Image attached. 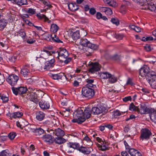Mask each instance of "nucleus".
<instances>
[{
  "label": "nucleus",
  "instance_id": "obj_9",
  "mask_svg": "<svg viewBox=\"0 0 156 156\" xmlns=\"http://www.w3.org/2000/svg\"><path fill=\"white\" fill-rule=\"evenodd\" d=\"M55 60L54 58H52L51 60L46 62L44 66L41 67V69L43 70H47L50 68L53 67L55 66Z\"/></svg>",
  "mask_w": 156,
  "mask_h": 156
},
{
  "label": "nucleus",
  "instance_id": "obj_45",
  "mask_svg": "<svg viewBox=\"0 0 156 156\" xmlns=\"http://www.w3.org/2000/svg\"><path fill=\"white\" fill-rule=\"evenodd\" d=\"M40 19H43L44 21H47L48 23H50L51 21L49 20L46 17V16L43 14H40Z\"/></svg>",
  "mask_w": 156,
  "mask_h": 156
},
{
  "label": "nucleus",
  "instance_id": "obj_10",
  "mask_svg": "<svg viewBox=\"0 0 156 156\" xmlns=\"http://www.w3.org/2000/svg\"><path fill=\"white\" fill-rule=\"evenodd\" d=\"M18 76L14 74H12L9 76L6 79L7 82L12 86L15 85L18 80Z\"/></svg>",
  "mask_w": 156,
  "mask_h": 156
},
{
  "label": "nucleus",
  "instance_id": "obj_3",
  "mask_svg": "<svg viewBox=\"0 0 156 156\" xmlns=\"http://www.w3.org/2000/svg\"><path fill=\"white\" fill-rule=\"evenodd\" d=\"M149 67L146 65L144 66L139 70V75L142 77H145L146 79L149 74H154L153 71H150Z\"/></svg>",
  "mask_w": 156,
  "mask_h": 156
},
{
  "label": "nucleus",
  "instance_id": "obj_47",
  "mask_svg": "<svg viewBox=\"0 0 156 156\" xmlns=\"http://www.w3.org/2000/svg\"><path fill=\"white\" fill-rule=\"evenodd\" d=\"M45 93L42 91L40 90V95L41 96V99H46L48 97L47 94H45Z\"/></svg>",
  "mask_w": 156,
  "mask_h": 156
},
{
  "label": "nucleus",
  "instance_id": "obj_60",
  "mask_svg": "<svg viewBox=\"0 0 156 156\" xmlns=\"http://www.w3.org/2000/svg\"><path fill=\"white\" fill-rule=\"evenodd\" d=\"M141 90L143 93L145 94H149L150 93V90L146 88H142Z\"/></svg>",
  "mask_w": 156,
  "mask_h": 156
},
{
  "label": "nucleus",
  "instance_id": "obj_61",
  "mask_svg": "<svg viewBox=\"0 0 156 156\" xmlns=\"http://www.w3.org/2000/svg\"><path fill=\"white\" fill-rule=\"evenodd\" d=\"M33 132L36 133V135L38 134L39 132V128H34L32 129Z\"/></svg>",
  "mask_w": 156,
  "mask_h": 156
},
{
  "label": "nucleus",
  "instance_id": "obj_41",
  "mask_svg": "<svg viewBox=\"0 0 156 156\" xmlns=\"http://www.w3.org/2000/svg\"><path fill=\"white\" fill-rule=\"evenodd\" d=\"M129 109L131 111L137 112L138 107L137 106H135L133 103H131L129 105Z\"/></svg>",
  "mask_w": 156,
  "mask_h": 156
},
{
  "label": "nucleus",
  "instance_id": "obj_19",
  "mask_svg": "<svg viewBox=\"0 0 156 156\" xmlns=\"http://www.w3.org/2000/svg\"><path fill=\"white\" fill-rule=\"evenodd\" d=\"M91 111L89 108L83 110V117H84L85 120L86 119H87L89 118L91 115Z\"/></svg>",
  "mask_w": 156,
  "mask_h": 156
},
{
  "label": "nucleus",
  "instance_id": "obj_46",
  "mask_svg": "<svg viewBox=\"0 0 156 156\" xmlns=\"http://www.w3.org/2000/svg\"><path fill=\"white\" fill-rule=\"evenodd\" d=\"M18 34L23 39H24L25 37L26 33L23 30H20L18 32Z\"/></svg>",
  "mask_w": 156,
  "mask_h": 156
},
{
  "label": "nucleus",
  "instance_id": "obj_28",
  "mask_svg": "<svg viewBox=\"0 0 156 156\" xmlns=\"http://www.w3.org/2000/svg\"><path fill=\"white\" fill-rule=\"evenodd\" d=\"M66 140L61 137H58L55 139L54 138V142L58 144H61L66 142Z\"/></svg>",
  "mask_w": 156,
  "mask_h": 156
},
{
  "label": "nucleus",
  "instance_id": "obj_62",
  "mask_svg": "<svg viewBox=\"0 0 156 156\" xmlns=\"http://www.w3.org/2000/svg\"><path fill=\"white\" fill-rule=\"evenodd\" d=\"M63 61L65 64H67L69 62L71 61V58L70 57H67Z\"/></svg>",
  "mask_w": 156,
  "mask_h": 156
},
{
  "label": "nucleus",
  "instance_id": "obj_30",
  "mask_svg": "<svg viewBox=\"0 0 156 156\" xmlns=\"http://www.w3.org/2000/svg\"><path fill=\"white\" fill-rule=\"evenodd\" d=\"M83 140L86 142V144L88 146H91L93 145V142L86 135L83 138Z\"/></svg>",
  "mask_w": 156,
  "mask_h": 156
},
{
  "label": "nucleus",
  "instance_id": "obj_26",
  "mask_svg": "<svg viewBox=\"0 0 156 156\" xmlns=\"http://www.w3.org/2000/svg\"><path fill=\"white\" fill-rule=\"evenodd\" d=\"M69 9L72 11H74L77 10L78 8V6L75 3H71L69 4L68 5Z\"/></svg>",
  "mask_w": 156,
  "mask_h": 156
},
{
  "label": "nucleus",
  "instance_id": "obj_17",
  "mask_svg": "<svg viewBox=\"0 0 156 156\" xmlns=\"http://www.w3.org/2000/svg\"><path fill=\"white\" fill-rule=\"evenodd\" d=\"M16 124L17 127H19L22 129L23 127H25L28 125V123L24 119H21L20 120V121H18L16 122Z\"/></svg>",
  "mask_w": 156,
  "mask_h": 156
},
{
  "label": "nucleus",
  "instance_id": "obj_35",
  "mask_svg": "<svg viewBox=\"0 0 156 156\" xmlns=\"http://www.w3.org/2000/svg\"><path fill=\"white\" fill-rule=\"evenodd\" d=\"M59 27L57 25L54 24H52L51 25V31H52L53 33H56Z\"/></svg>",
  "mask_w": 156,
  "mask_h": 156
},
{
  "label": "nucleus",
  "instance_id": "obj_31",
  "mask_svg": "<svg viewBox=\"0 0 156 156\" xmlns=\"http://www.w3.org/2000/svg\"><path fill=\"white\" fill-rule=\"evenodd\" d=\"M20 73L24 77H25L30 74V71L27 68H24L21 70Z\"/></svg>",
  "mask_w": 156,
  "mask_h": 156
},
{
  "label": "nucleus",
  "instance_id": "obj_42",
  "mask_svg": "<svg viewBox=\"0 0 156 156\" xmlns=\"http://www.w3.org/2000/svg\"><path fill=\"white\" fill-rule=\"evenodd\" d=\"M12 117L14 118H20L23 115V113L22 112H15L12 113Z\"/></svg>",
  "mask_w": 156,
  "mask_h": 156
},
{
  "label": "nucleus",
  "instance_id": "obj_38",
  "mask_svg": "<svg viewBox=\"0 0 156 156\" xmlns=\"http://www.w3.org/2000/svg\"><path fill=\"white\" fill-rule=\"evenodd\" d=\"M6 24L7 23L5 20H0V30H2L5 28Z\"/></svg>",
  "mask_w": 156,
  "mask_h": 156
},
{
  "label": "nucleus",
  "instance_id": "obj_34",
  "mask_svg": "<svg viewBox=\"0 0 156 156\" xmlns=\"http://www.w3.org/2000/svg\"><path fill=\"white\" fill-rule=\"evenodd\" d=\"M14 2L19 5H27V0H15Z\"/></svg>",
  "mask_w": 156,
  "mask_h": 156
},
{
  "label": "nucleus",
  "instance_id": "obj_7",
  "mask_svg": "<svg viewBox=\"0 0 156 156\" xmlns=\"http://www.w3.org/2000/svg\"><path fill=\"white\" fill-rule=\"evenodd\" d=\"M58 56V58L60 61L63 62V59L66 58L69 56V54L66 50L64 48H61L59 51H57Z\"/></svg>",
  "mask_w": 156,
  "mask_h": 156
},
{
  "label": "nucleus",
  "instance_id": "obj_50",
  "mask_svg": "<svg viewBox=\"0 0 156 156\" xmlns=\"http://www.w3.org/2000/svg\"><path fill=\"white\" fill-rule=\"evenodd\" d=\"M26 11L27 13H30L31 14H34L35 12V10L34 9L31 8L27 9Z\"/></svg>",
  "mask_w": 156,
  "mask_h": 156
},
{
  "label": "nucleus",
  "instance_id": "obj_48",
  "mask_svg": "<svg viewBox=\"0 0 156 156\" xmlns=\"http://www.w3.org/2000/svg\"><path fill=\"white\" fill-rule=\"evenodd\" d=\"M111 22L115 24L116 26H118L119 24V22L118 19L116 18H112L111 20Z\"/></svg>",
  "mask_w": 156,
  "mask_h": 156
},
{
  "label": "nucleus",
  "instance_id": "obj_16",
  "mask_svg": "<svg viewBox=\"0 0 156 156\" xmlns=\"http://www.w3.org/2000/svg\"><path fill=\"white\" fill-rule=\"evenodd\" d=\"M99 10L102 12H104L107 15H111L112 13L111 9L108 7H101L99 8Z\"/></svg>",
  "mask_w": 156,
  "mask_h": 156
},
{
  "label": "nucleus",
  "instance_id": "obj_15",
  "mask_svg": "<svg viewBox=\"0 0 156 156\" xmlns=\"http://www.w3.org/2000/svg\"><path fill=\"white\" fill-rule=\"evenodd\" d=\"M98 149L102 151H104L109 149L108 145L106 142L101 143V144H97Z\"/></svg>",
  "mask_w": 156,
  "mask_h": 156
},
{
  "label": "nucleus",
  "instance_id": "obj_52",
  "mask_svg": "<svg viewBox=\"0 0 156 156\" xmlns=\"http://www.w3.org/2000/svg\"><path fill=\"white\" fill-rule=\"evenodd\" d=\"M136 150V149H135L131 148V149H130L129 150H128V152L131 156H133V154L135 153Z\"/></svg>",
  "mask_w": 156,
  "mask_h": 156
},
{
  "label": "nucleus",
  "instance_id": "obj_4",
  "mask_svg": "<svg viewBox=\"0 0 156 156\" xmlns=\"http://www.w3.org/2000/svg\"><path fill=\"white\" fill-rule=\"evenodd\" d=\"M80 44L83 46L87 47L94 50H96L98 48V46L90 43L85 38L81 39L80 41Z\"/></svg>",
  "mask_w": 156,
  "mask_h": 156
},
{
  "label": "nucleus",
  "instance_id": "obj_13",
  "mask_svg": "<svg viewBox=\"0 0 156 156\" xmlns=\"http://www.w3.org/2000/svg\"><path fill=\"white\" fill-rule=\"evenodd\" d=\"M55 51H49L46 50H41L40 58L46 59L49 56L51 55L52 54H55Z\"/></svg>",
  "mask_w": 156,
  "mask_h": 156
},
{
  "label": "nucleus",
  "instance_id": "obj_29",
  "mask_svg": "<svg viewBox=\"0 0 156 156\" xmlns=\"http://www.w3.org/2000/svg\"><path fill=\"white\" fill-rule=\"evenodd\" d=\"M111 76V74L108 72L101 73L100 75L101 78L103 79L108 78Z\"/></svg>",
  "mask_w": 156,
  "mask_h": 156
},
{
  "label": "nucleus",
  "instance_id": "obj_25",
  "mask_svg": "<svg viewBox=\"0 0 156 156\" xmlns=\"http://www.w3.org/2000/svg\"><path fill=\"white\" fill-rule=\"evenodd\" d=\"M87 83V87H88L91 88H94L96 87V86L95 84H93L94 83V80L93 79H87L86 80Z\"/></svg>",
  "mask_w": 156,
  "mask_h": 156
},
{
  "label": "nucleus",
  "instance_id": "obj_5",
  "mask_svg": "<svg viewBox=\"0 0 156 156\" xmlns=\"http://www.w3.org/2000/svg\"><path fill=\"white\" fill-rule=\"evenodd\" d=\"M140 133L141 135L140 137L142 140L149 139L152 134L151 132L147 128L142 129L141 130Z\"/></svg>",
  "mask_w": 156,
  "mask_h": 156
},
{
  "label": "nucleus",
  "instance_id": "obj_21",
  "mask_svg": "<svg viewBox=\"0 0 156 156\" xmlns=\"http://www.w3.org/2000/svg\"><path fill=\"white\" fill-rule=\"evenodd\" d=\"M77 149L80 152L85 154H89L90 152V151L89 150V148L87 147H80L79 146V147L77 148Z\"/></svg>",
  "mask_w": 156,
  "mask_h": 156
},
{
  "label": "nucleus",
  "instance_id": "obj_40",
  "mask_svg": "<svg viewBox=\"0 0 156 156\" xmlns=\"http://www.w3.org/2000/svg\"><path fill=\"white\" fill-rule=\"evenodd\" d=\"M51 40L57 43H62V41L60 40L58 37L55 34H54V37H52L51 35Z\"/></svg>",
  "mask_w": 156,
  "mask_h": 156
},
{
  "label": "nucleus",
  "instance_id": "obj_20",
  "mask_svg": "<svg viewBox=\"0 0 156 156\" xmlns=\"http://www.w3.org/2000/svg\"><path fill=\"white\" fill-rule=\"evenodd\" d=\"M150 116L151 120L156 123V110L151 109Z\"/></svg>",
  "mask_w": 156,
  "mask_h": 156
},
{
  "label": "nucleus",
  "instance_id": "obj_57",
  "mask_svg": "<svg viewBox=\"0 0 156 156\" xmlns=\"http://www.w3.org/2000/svg\"><path fill=\"white\" fill-rule=\"evenodd\" d=\"M155 8V7L154 5H149L148 7V9L152 11H154Z\"/></svg>",
  "mask_w": 156,
  "mask_h": 156
},
{
  "label": "nucleus",
  "instance_id": "obj_23",
  "mask_svg": "<svg viewBox=\"0 0 156 156\" xmlns=\"http://www.w3.org/2000/svg\"><path fill=\"white\" fill-rule=\"evenodd\" d=\"M79 144L78 143H73L71 142L67 143L66 144L67 150L69 148H72L74 149H77L79 147Z\"/></svg>",
  "mask_w": 156,
  "mask_h": 156
},
{
  "label": "nucleus",
  "instance_id": "obj_2",
  "mask_svg": "<svg viewBox=\"0 0 156 156\" xmlns=\"http://www.w3.org/2000/svg\"><path fill=\"white\" fill-rule=\"evenodd\" d=\"M82 96L84 98L90 99L94 95L95 91L93 89L88 87H83L81 90Z\"/></svg>",
  "mask_w": 156,
  "mask_h": 156
},
{
  "label": "nucleus",
  "instance_id": "obj_37",
  "mask_svg": "<svg viewBox=\"0 0 156 156\" xmlns=\"http://www.w3.org/2000/svg\"><path fill=\"white\" fill-rule=\"evenodd\" d=\"M11 154L10 153L7 149L3 151L0 153V156H11Z\"/></svg>",
  "mask_w": 156,
  "mask_h": 156
},
{
  "label": "nucleus",
  "instance_id": "obj_64",
  "mask_svg": "<svg viewBox=\"0 0 156 156\" xmlns=\"http://www.w3.org/2000/svg\"><path fill=\"white\" fill-rule=\"evenodd\" d=\"M144 49L147 51H149L151 50L150 46L148 44L144 46Z\"/></svg>",
  "mask_w": 156,
  "mask_h": 156
},
{
  "label": "nucleus",
  "instance_id": "obj_51",
  "mask_svg": "<svg viewBox=\"0 0 156 156\" xmlns=\"http://www.w3.org/2000/svg\"><path fill=\"white\" fill-rule=\"evenodd\" d=\"M16 135V133L12 132V133H9L8 135V136L11 140H12L15 138Z\"/></svg>",
  "mask_w": 156,
  "mask_h": 156
},
{
  "label": "nucleus",
  "instance_id": "obj_6",
  "mask_svg": "<svg viewBox=\"0 0 156 156\" xmlns=\"http://www.w3.org/2000/svg\"><path fill=\"white\" fill-rule=\"evenodd\" d=\"M147 80L152 88H156V75L155 73L149 74Z\"/></svg>",
  "mask_w": 156,
  "mask_h": 156
},
{
  "label": "nucleus",
  "instance_id": "obj_54",
  "mask_svg": "<svg viewBox=\"0 0 156 156\" xmlns=\"http://www.w3.org/2000/svg\"><path fill=\"white\" fill-rule=\"evenodd\" d=\"M40 121L43 120L44 118L45 114L43 112L40 111Z\"/></svg>",
  "mask_w": 156,
  "mask_h": 156
},
{
  "label": "nucleus",
  "instance_id": "obj_8",
  "mask_svg": "<svg viewBox=\"0 0 156 156\" xmlns=\"http://www.w3.org/2000/svg\"><path fill=\"white\" fill-rule=\"evenodd\" d=\"M88 65L89 68L88 70L91 73H94L98 71L101 67V66L98 62H91Z\"/></svg>",
  "mask_w": 156,
  "mask_h": 156
},
{
  "label": "nucleus",
  "instance_id": "obj_59",
  "mask_svg": "<svg viewBox=\"0 0 156 156\" xmlns=\"http://www.w3.org/2000/svg\"><path fill=\"white\" fill-rule=\"evenodd\" d=\"M131 98L130 96L126 97L123 98V101L124 102H127L131 100Z\"/></svg>",
  "mask_w": 156,
  "mask_h": 156
},
{
  "label": "nucleus",
  "instance_id": "obj_12",
  "mask_svg": "<svg viewBox=\"0 0 156 156\" xmlns=\"http://www.w3.org/2000/svg\"><path fill=\"white\" fill-rule=\"evenodd\" d=\"M105 110V107L101 106L99 107H94L92 108L91 111L92 113H93L94 115H97L102 113Z\"/></svg>",
  "mask_w": 156,
  "mask_h": 156
},
{
  "label": "nucleus",
  "instance_id": "obj_58",
  "mask_svg": "<svg viewBox=\"0 0 156 156\" xmlns=\"http://www.w3.org/2000/svg\"><path fill=\"white\" fill-rule=\"evenodd\" d=\"M18 88H15L14 87H12V90L13 91V93L15 94L16 95H17L18 94Z\"/></svg>",
  "mask_w": 156,
  "mask_h": 156
},
{
  "label": "nucleus",
  "instance_id": "obj_43",
  "mask_svg": "<svg viewBox=\"0 0 156 156\" xmlns=\"http://www.w3.org/2000/svg\"><path fill=\"white\" fill-rule=\"evenodd\" d=\"M108 81L110 83H114L117 81V78L116 77L114 76L113 75L111 76L110 77H109L108 78Z\"/></svg>",
  "mask_w": 156,
  "mask_h": 156
},
{
  "label": "nucleus",
  "instance_id": "obj_44",
  "mask_svg": "<svg viewBox=\"0 0 156 156\" xmlns=\"http://www.w3.org/2000/svg\"><path fill=\"white\" fill-rule=\"evenodd\" d=\"M40 3H42L44 5L47 6L50 8L51 7L49 2L45 0H40Z\"/></svg>",
  "mask_w": 156,
  "mask_h": 156
},
{
  "label": "nucleus",
  "instance_id": "obj_53",
  "mask_svg": "<svg viewBox=\"0 0 156 156\" xmlns=\"http://www.w3.org/2000/svg\"><path fill=\"white\" fill-rule=\"evenodd\" d=\"M16 57L14 56H9V61L11 62H14L16 60Z\"/></svg>",
  "mask_w": 156,
  "mask_h": 156
},
{
  "label": "nucleus",
  "instance_id": "obj_22",
  "mask_svg": "<svg viewBox=\"0 0 156 156\" xmlns=\"http://www.w3.org/2000/svg\"><path fill=\"white\" fill-rule=\"evenodd\" d=\"M53 134L57 136L61 137L63 136L65 134L64 131L59 128L55 129L53 132Z\"/></svg>",
  "mask_w": 156,
  "mask_h": 156
},
{
  "label": "nucleus",
  "instance_id": "obj_39",
  "mask_svg": "<svg viewBox=\"0 0 156 156\" xmlns=\"http://www.w3.org/2000/svg\"><path fill=\"white\" fill-rule=\"evenodd\" d=\"M49 75L50 77L54 80L59 79L61 78V76L60 75L56 74H54L51 73H49Z\"/></svg>",
  "mask_w": 156,
  "mask_h": 156
},
{
  "label": "nucleus",
  "instance_id": "obj_33",
  "mask_svg": "<svg viewBox=\"0 0 156 156\" xmlns=\"http://www.w3.org/2000/svg\"><path fill=\"white\" fill-rule=\"evenodd\" d=\"M72 38L74 40H76L80 37V34L79 30H77L73 32L72 35Z\"/></svg>",
  "mask_w": 156,
  "mask_h": 156
},
{
  "label": "nucleus",
  "instance_id": "obj_49",
  "mask_svg": "<svg viewBox=\"0 0 156 156\" xmlns=\"http://www.w3.org/2000/svg\"><path fill=\"white\" fill-rule=\"evenodd\" d=\"M60 114L64 117H67L69 115L70 112L69 111H63L62 113L60 112Z\"/></svg>",
  "mask_w": 156,
  "mask_h": 156
},
{
  "label": "nucleus",
  "instance_id": "obj_56",
  "mask_svg": "<svg viewBox=\"0 0 156 156\" xmlns=\"http://www.w3.org/2000/svg\"><path fill=\"white\" fill-rule=\"evenodd\" d=\"M96 12V10L95 9L93 8L90 9L89 10V13L90 14L93 15Z\"/></svg>",
  "mask_w": 156,
  "mask_h": 156
},
{
  "label": "nucleus",
  "instance_id": "obj_1",
  "mask_svg": "<svg viewBox=\"0 0 156 156\" xmlns=\"http://www.w3.org/2000/svg\"><path fill=\"white\" fill-rule=\"evenodd\" d=\"M83 109L84 108H79L73 113V119L72 120L73 122H77L81 124L85 121L83 117Z\"/></svg>",
  "mask_w": 156,
  "mask_h": 156
},
{
  "label": "nucleus",
  "instance_id": "obj_14",
  "mask_svg": "<svg viewBox=\"0 0 156 156\" xmlns=\"http://www.w3.org/2000/svg\"><path fill=\"white\" fill-rule=\"evenodd\" d=\"M54 138L50 135H44L41 139L44 141L47 142L48 144H51L54 142Z\"/></svg>",
  "mask_w": 156,
  "mask_h": 156
},
{
  "label": "nucleus",
  "instance_id": "obj_24",
  "mask_svg": "<svg viewBox=\"0 0 156 156\" xmlns=\"http://www.w3.org/2000/svg\"><path fill=\"white\" fill-rule=\"evenodd\" d=\"M42 39L46 40L47 41H51V35L47 33H44L41 35L40 37Z\"/></svg>",
  "mask_w": 156,
  "mask_h": 156
},
{
  "label": "nucleus",
  "instance_id": "obj_18",
  "mask_svg": "<svg viewBox=\"0 0 156 156\" xmlns=\"http://www.w3.org/2000/svg\"><path fill=\"white\" fill-rule=\"evenodd\" d=\"M45 100L41 99L40 101V107L42 109H48L50 107L49 104L45 102Z\"/></svg>",
  "mask_w": 156,
  "mask_h": 156
},
{
  "label": "nucleus",
  "instance_id": "obj_11",
  "mask_svg": "<svg viewBox=\"0 0 156 156\" xmlns=\"http://www.w3.org/2000/svg\"><path fill=\"white\" fill-rule=\"evenodd\" d=\"M151 109L148 108L146 105L144 103L140 104L139 108H138L137 112L141 114H147L150 113Z\"/></svg>",
  "mask_w": 156,
  "mask_h": 156
},
{
  "label": "nucleus",
  "instance_id": "obj_36",
  "mask_svg": "<svg viewBox=\"0 0 156 156\" xmlns=\"http://www.w3.org/2000/svg\"><path fill=\"white\" fill-rule=\"evenodd\" d=\"M18 88V94H22L25 93L27 90V88L25 87H20Z\"/></svg>",
  "mask_w": 156,
  "mask_h": 156
},
{
  "label": "nucleus",
  "instance_id": "obj_27",
  "mask_svg": "<svg viewBox=\"0 0 156 156\" xmlns=\"http://www.w3.org/2000/svg\"><path fill=\"white\" fill-rule=\"evenodd\" d=\"M105 3L108 4L109 6L115 7L117 6L115 1L114 0H103Z\"/></svg>",
  "mask_w": 156,
  "mask_h": 156
},
{
  "label": "nucleus",
  "instance_id": "obj_63",
  "mask_svg": "<svg viewBox=\"0 0 156 156\" xmlns=\"http://www.w3.org/2000/svg\"><path fill=\"white\" fill-rule=\"evenodd\" d=\"M40 85L41 87L45 86L46 85V83L44 80L42 79V80H41V83L40 84Z\"/></svg>",
  "mask_w": 156,
  "mask_h": 156
},
{
  "label": "nucleus",
  "instance_id": "obj_32",
  "mask_svg": "<svg viewBox=\"0 0 156 156\" xmlns=\"http://www.w3.org/2000/svg\"><path fill=\"white\" fill-rule=\"evenodd\" d=\"M37 96L36 94H34V95L31 94L30 95V97L29 99L30 101H33L35 103H37L39 101Z\"/></svg>",
  "mask_w": 156,
  "mask_h": 156
},
{
  "label": "nucleus",
  "instance_id": "obj_55",
  "mask_svg": "<svg viewBox=\"0 0 156 156\" xmlns=\"http://www.w3.org/2000/svg\"><path fill=\"white\" fill-rule=\"evenodd\" d=\"M133 2L138 4H142L143 2H145L147 0H132Z\"/></svg>",
  "mask_w": 156,
  "mask_h": 156
}]
</instances>
